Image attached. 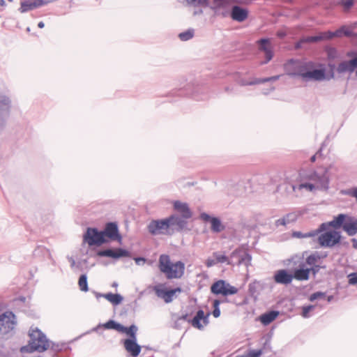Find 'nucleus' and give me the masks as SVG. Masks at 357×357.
I'll return each mask as SVG.
<instances>
[{"label": "nucleus", "mask_w": 357, "mask_h": 357, "mask_svg": "<svg viewBox=\"0 0 357 357\" xmlns=\"http://www.w3.org/2000/svg\"><path fill=\"white\" fill-rule=\"evenodd\" d=\"M285 70L288 75L298 76L304 82H323L333 77L328 75L324 64L312 61L291 60L285 64Z\"/></svg>", "instance_id": "obj_1"}, {"label": "nucleus", "mask_w": 357, "mask_h": 357, "mask_svg": "<svg viewBox=\"0 0 357 357\" xmlns=\"http://www.w3.org/2000/svg\"><path fill=\"white\" fill-rule=\"evenodd\" d=\"M330 178L328 169L310 170L301 174L298 184L292 185L293 191L297 194L303 192H316L317 191H328L329 189Z\"/></svg>", "instance_id": "obj_2"}, {"label": "nucleus", "mask_w": 357, "mask_h": 357, "mask_svg": "<svg viewBox=\"0 0 357 357\" xmlns=\"http://www.w3.org/2000/svg\"><path fill=\"white\" fill-rule=\"evenodd\" d=\"M160 271L168 279L181 278L185 271V264L181 261L172 262L168 255H162L159 258Z\"/></svg>", "instance_id": "obj_3"}, {"label": "nucleus", "mask_w": 357, "mask_h": 357, "mask_svg": "<svg viewBox=\"0 0 357 357\" xmlns=\"http://www.w3.org/2000/svg\"><path fill=\"white\" fill-rule=\"evenodd\" d=\"M29 348L31 351L43 352L50 346L46 335L37 327H31L29 330Z\"/></svg>", "instance_id": "obj_4"}, {"label": "nucleus", "mask_w": 357, "mask_h": 357, "mask_svg": "<svg viewBox=\"0 0 357 357\" xmlns=\"http://www.w3.org/2000/svg\"><path fill=\"white\" fill-rule=\"evenodd\" d=\"M336 71L340 75H347L351 78L357 77V52L350 55V59L340 62Z\"/></svg>", "instance_id": "obj_5"}, {"label": "nucleus", "mask_w": 357, "mask_h": 357, "mask_svg": "<svg viewBox=\"0 0 357 357\" xmlns=\"http://www.w3.org/2000/svg\"><path fill=\"white\" fill-rule=\"evenodd\" d=\"M149 232L153 236L172 235L167 218L153 220L147 225Z\"/></svg>", "instance_id": "obj_6"}, {"label": "nucleus", "mask_w": 357, "mask_h": 357, "mask_svg": "<svg viewBox=\"0 0 357 357\" xmlns=\"http://www.w3.org/2000/svg\"><path fill=\"white\" fill-rule=\"evenodd\" d=\"M291 261L295 265H298V268L293 272L294 278L298 280H307L312 271L306 263V259H304L303 257L296 255L293 257Z\"/></svg>", "instance_id": "obj_7"}, {"label": "nucleus", "mask_w": 357, "mask_h": 357, "mask_svg": "<svg viewBox=\"0 0 357 357\" xmlns=\"http://www.w3.org/2000/svg\"><path fill=\"white\" fill-rule=\"evenodd\" d=\"M319 236L318 242L321 247L332 248L339 243L341 234L335 230H325Z\"/></svg>", "instance_id": "obj_8"}, {"label": "nucleus", "mask_w": 357, "mask_h": 357, "mask_svg": "<svg viewBox=\"0 0 357 357\" xmlns=\"http://www.w3.org/2000/svg\"><path fill=\"white\" fill-rule=\"evenodd\" d=\"M211 291L215 295L227 296L237 294L238 289L236 287L227 282L225 280H219L211 285Z\"/></svg>", "instance_id": "obj_9"}, {"label": "nucleus", "mask_w": 357, "mask_h": 357, "mask_svg": "<svg viewBox=\"0 0 357 357\" xmlns=\"http://www.w3.org/2000/svg\"><path fill=\"white\" fill-rule=\"evenodd\" d=\"M252 257L244 249L235 250L230 255L229 265H245L248 266L251 264Z\"/></svg>", "instance_id": "obj_10"}, {"label": "nucleus", "mask_w": 357, "mask_h": 357, "mask_svg": "<svg viewBox=\"0 0 357 357\" xmlns=\"http://www.w3.org/2000/svg\"><path fill=\"white\" fill-rule=\"evenodd\" d=\"M153 290L156 296L158 298L163 299L166 303H171L176 296V294H180L182 291V289L180 287L167 290L162 284H158L154 286Z\"/></svg>", "instance_id": "obj_11"}, {"label": "nucleus", "mask_w": 357, "mask_h": 357, "mask_svg": "<svg viewBox=\"0 0 357 357\" xmlns=\"http://www.w3.org/2000/svg\"><path fill=\"white\" fill-rule=\"evenodd\" d=\"M84 240L89 245H100L107 242L104 238L102 231H98L95 228H88L86 234L84 235Z\"/></svg>", "instance_id": "obj_12"}, {"label": "nucleus", "mask_w": 357, "mask_h": 357, "mask_svg": "<svg viewBox=\"0 0 357 357\" xmlns=\"http://www.w3.org/2000/svg\"><path fill=\"white\" fill-rule=\"evenodd\" d=\"M16 324V317L12 312L7 311L0 315V330L5 333L12 331Z\"/></svg>", "instance_id": "obj_13"}, {"label": "nucleus", "mask_w": 357, "mask_h": 357, "mask_svg": "<svg viewBox=\"0 0 357 357\" xmlns=\"http://www.w3.org/2000/svg\"><path fill=\"white\" fill-rule=\"evenodd\" d=\"M52 1L53 0H24L20 3L19 11L21 13H27Z\"/></svg>", "instance_id": "obj_14"}, {"label": "nucleus", "mask_w": 357, "mask_h": 357, "mask_svg": "<svg viewBox=\"0 0 357 357\" xmlns=\"http://www.w3.org/2000/svg\"><path fill=\"white\" fill-rule=\"evenodd\" d=\"M167 219L172 234L175 231H181L187 227V220H188V218L178 215H172L168 217Z\"/></svg>", "instance_id": "obj_15"}, {"label": "nucleus", "mask_w": 357, "mask_h": 357, "mask_svg": "<svg viewBox=\"0 0 357 357\" xmlns=\"http://www.w3.org/2000/svg\"><path fill=\"white\" fill-rule=\"evenodd\" d=\"M324 258L319 252H314L308 255L306 259V263L314 275H315L321 268V260Z\"/></svg>", "instance_id": "obj_16"}, {"label": "nucleus", "mask_w": 357, "mask_h": 357, "mask_svg": "<svg viewBox=\"0 0 357 357\" xmlns=\"http://www.w3.org/2000/svg\"><path fill=\"white\" fill-rule=\"evenodd\" d=\"M102 231L105 238H108L110 240L121 243L122 237L119 233L118 226L114 222H109L106 225L105 228Z\"/></svg>", "instance_id": "obj_17"}, {"label": "nucleus", "mask_w": 357, "mask_h": 357, "mask_svg": "<svg viewBox=\"0 0 357 357\" xmlns=\"http://www.w3.org/2000/svg\"><path fill=\"white\" fill-rule=\"evenodd\" d=\"M98 255L100 257H108L112 259H119L121 257H128L130 256V252L122 248L115 250L107 249L100 250L98 252Z\"/></svg>", "instance_id": "obj_18"}, {"label": "nucleus", "mask_w": 357, "mask_h": 357, "mask_svg": "<svg viewBox=\"0 0 357 357\" xmlns=\"http://www.w3.org/2000/svg\"><path fill=\"white\" fill-rule=\"evenodd\" d=\"M208 313L205 314L202 310H199L190 323L193 327L199 330L203 329L208 324Z\"/></svg>", "instance_id": "obj_19"}, {"label": "nucleus", "mask_w": 357, "mask_h": 357, "mask_svg": "<svg viewBox=\"0 0 357 357\" xmlns=\"http://www.w3.org/2000/svg\"><path fill=\"white\" fill-rule=\"evenodd\" d=\"M344 28H340L335 31H326L321 33L320 36H312L309 37L307 39L308 42H317L320 40H329L334 37H341L342 36L343 30Z\"/></svg>", "instance_id": "obj_20"}, {"label": "nucleus", "mask_w": 357, "mask_h": 357, "mask_svg": "<svg viewBox=\"0 0 357 357\" xmlns=\"http://www.w3.org/2000/svg\"><path fill=\"white\" fill-rule=\"evenodd\" d=\"M259 50L263 51L265 54L266 60L263 63H266L271 61L273 56V47L271 44L270 40L262 38L258 41Z\"/></svg>", "instance_id": "obj_21"}, {"label": "nucleus", "mask_w": 357, "mask_h": 357, "mask_svg": "<svg viewBox=\"0 0 357 357\" xmlns=\"http://www.w3.org/2000/svg\"><path fill=\"white\" fill-rule=\"evenodd\" d=\"M126 350L132 356L137 357L141 352V346L137 343V338L126 339L123 342Z\"/></svg>", "instance_id": "obj_22"}, {"label": "nucleus", "mask_w": 357, "mask_h": 357, "mask_svg": "<svg viewBox=\"0 0 357 357\" xmlns=\"http://www.w3.org/2000/svg\"><path fill=\"white\" fill-rule=\"evenodd\" d=\"M273 278L276 283L286 285L290 284L294 278V273L290 274L284 269L276 271Z\"/></svg>", "instance_id": "obj_23"}, {"label": "nucleus", "mask_w": 357, "mask_h": 357, "mask_svg": "<svg viewBox=\"0 0 357 357\" xmlns=\"http://www.w3.org/2000/svg\"><path fill=\"white\" fill-rule=\"evenodd\" d=\"M345 221L346 215L344 214H339L332 221L329 222H324L320 225L319 227V231L321 232L324 231L328 229V227L330 226L333 227L334 228H339L342 225L343 226Z\"/></svg>", "instance_id": "obj_24"}, {"label": "nucleus", "mask_w": 357, "mask_h": 357, "mask_svg": "<svg viewBox=\"0 0 357 357\" xmlns=\"http://www.w3.org/2000/svg\"><path fill=\"white\" fill-rule=\"evenodd\" d=\"M248 16V10L246 8H242L239 6H234L232 7L231 12V18L236 22H243Z\"/></svg>", "instance_id": "obj_25"}, {"label": "nucleus", "mask_w": 357, "mask_h": 357, "mask_svg": "<svg viewBox=\"0 0 357 357\" xmlns=\"http://www.w3.org/2000/svg\"><path fill=\"white\" fill-rule=\"evenodd\" d=\"M174 209L182 216L190 219L192 217V212L187 203L180 201H175L173 203Z\"/></svg>", "instance_id": "obj_26"}, {"label": "nucleus", "mask_w": 357, "mask_h": 357, "mask_svg": "<svg viewBox=\"0 0 357 357\" xmlns=\"http://www.w3.org/2000/svg\"><path fill=\"white\" fill-rule=\"evenodd\" d=\"M11 108V100L6 94H0V114L8 118Z\"/></svg>", "instance_id": "obj_27"}, {"label": "nucleus", "mask_w": 357, "mask_h": 357, "mask_svg": "<svg viewBox=\"0 0 357 357\" xmlns=\"http://www.w3.org/2000/svg\"><path fill=\"white\" fill-rule=\"evenodd\" d=\"M343 229L349 236L357 234V219L353 217L348 218L343 225Z\"/></svg>", "instance_id": "obj_28"}, {"label": "nucleus", "mask_w": 357, "mask_h": 357, "mask_svg": "<svg viewBox=\"0 0 357 357\" xmlns=\"http://www.w3.org/2000/svg\"><path fill=\"white\" fill-rule=\"evenodd\" d=\"M100 328H104L105 329H114L119 332V330L123 328V325L114 320H109L105 324H99L96 327L93 328L92 331H97Z\"/></svg>", "instance_id": "obj_29"}, {"label": "nucleus", "mask_w": 357, "mask_h": 357, "mask_svg": "<svg viewBox=\"0 0 357 357\" xmlns=\"http://www.w3.org/2000/svg\"><path fill=\"white\" fill-rule=\"evenodd\" d=\"M279 79V76H273L264 79H254L252 81L248 82L245 80H241L239 82V84L241 86H248V85H255L261 83H264L266 82H272V81H276Z\"/></svg>", "instance_id": "obj_30"}, {"label": "nucleus", "mask_w": 357, "mask_h": 357, "mask_svg": "<svg viewBox=\"0 0 357 357\" xmlns=\"http://www.w3.org/2000/svg\"><path fill=\"white\" fill-rule=\"evenodd\" d=\"M278 314L277 311H271L265 313L260 317V321L264 325H268L277 318Z\"/></svg>", "instance_id": "obj_31"}, {"label": "nucleus", "mask_w": 357, "mask_h": 357, "mask_svg": "<svg viewBox=\"0 0 357 357\" xmlns=\"http://www.w3.org/2000/svg\"><path fill=\"white\" fill-rule=\"evenodd\" d=\"M103 298L107 299L114 305H119L123 300V298L119 294L107 293L103 296Z\"/></svg>", "instance_id": "obj_32"}, {"label": "nucleus", "mask_w": 357, "mask_h": 357, "mask_svg": "<svg viewBox=\"0 0 357 357\" xmlns=\"http://www.w3.org/2000/svg\"><path fill=\"white\" fill-rule=\"evenodd\" d=\"M297 215L295 213H289L284 216L282 218L278 219L275 222L276 226H286L288 224L294 222L296 220Z\"/></svg>", "instance_id": "obj_33"}, {"label": "nucleus", "mask_w": 357, "mask_h": 357, "mask_svg": "<svg viewBox=\"0 0 357 357\" xmlns=\"http://www.w3.org/2000/svg\"><path fill=\"white\" fill-rule=\"evenodd\" d=\"M321 233V231H319V228L316 230L306 232V233H302L301 231H294L292 234L293 237L298 238H310L317 236Z\"/></svg>", "instance_id": "obj_34"}, {"label": "nucleus", "mask_w": 357, "mask_h": 357, "mask_svg": "<svg viewBox=\"0 0 357 357\" xmlns=\"http://www.w3.org/2000/svg\"><path fill=\"white\" fill-rule=\"evenodd\" d=\"M137 327L135 325H131L130 327H125L123 326V328L119 330L120 333H126V335H130V339L137 338Z\"/></svg>", "instance_id": "obj_35"}, {"label": "nucleus", "mask_w": 357, "mask_h": 357, "mask_svg": "<svg viewBox=\"0 0 357 357\" xmlns=\"http://www.w3.org/2000/svg\"><path fill=\"white\" fill-rule=\"evenodd\" d=\"M211 230L214 232H220L225 229V227L222 225L220 220L218 218H213L211 219Z\"/></svg>", "instance_id": "obj_36"}, {"label": "nucleus", "mask_w": 357, "mask_h": 357, "mask_svg": "<svg viewBox=\"0 0 357 357\" xmlns=\"http://www.w3.org/2000/svg\"><path fill=\"white\" fill-rule=\"evenodd\" d=\"M195 35V30L193 29H189L183 32L178 34V37L182 41H187L193 38Z\"/></svg>", "instance_id": "obj_37"}, {"label": "nucleus", "mask_w": 357, "mask_h": 357, "mask_svg": "<svg viewBox=\"0 0 357 357\" xmlns=\"http://www.w3.org/2000/svg\"><path fill=\"white\" fill-rule=\"evenodd\" d=\"M213 254V257L215 258L218 264L226 263V264H229V257H228L225 254H222L219 252H215Z\"/></svg>", "instance_id": "obj_38"}, {"label": "nucleus", "mask_w": 357, "mask_h": 357, "mask_svg": "<svg viewBox=\"0 0 357 357\" xmlns=\"http://www.w3.org/2000/svg\"><path fill=\"white\" fill-rule=\"evenodd\" d=\"M78 285L81 291L86 292L89 290L87 277L86 274L82 275L78 281Z\"/></svg>", "instance_id": "obj_39"}, {"label": "nucleus", "mask_w": 357, "mask_h": 357, "mask_svg": "<svg viewBox=\"0 0 357 357\" xmlns=\"http://www.w3.org/2000/svg\"><path fill=\"white\" fill-rule=\"evenodd\" d=\"M315 308L314 305H306L302 307V317L304 318H309L311 314L310 312Z\"/></svg>", "instance_id": "obj_40"}, {"label": "nucleus", "mask_w": 357, "mask_h": 357, "mask_svg": "<svg viewBox=\"0 0 357 357\" xmlns=\"http://www.w3.org/2000/svg\"><path fill=\"white\" fill-rule=\"evenodd\" d=\"M220 301L219 300H214L213 301V315L214 317L215 318H218L220 317Z\"/></svg>", "instance_id": "obj_41"}, {"label": "nucleus", "mask_w": 357, "mask_h": 357, "mask_svg": "<svg viewBox=\"0 0 357 357\" xmlns=\"http://www.w3.org/2000/svg\"><path fill=\"white\" fill-rule=\"evenodd\" d=\"M262 354L261 349L250 350L247 354L236 357H259Z\"/></svg>", "instance_id": "obj_42"}, {"label": "nucleus", "mask_w": 357, "mask_h": 357, "mask_svg": "<svg viewBox=\"0 0 357 357\" xmlns=\"http://www.w3.org/2000/svg\"><path fill=\"white\" fill-rule=\"evenodd\" d=\"M228 0H214L213 9L218 10L221 8H225L227 5Z\"/></svg>", "instance_id": "obj_43"}, {"label": "nucleus", "mask_w": 357, "mask_h": 357, "mask_svg": "<svg viewBox=\"0 0 357 357\" xmlns=\"http://www.w3.org/2000/svg\"><path fill=\"white\" fill-rule=\"evenodd\" d=\"M328 57L331 59H334L337 57L338 52L335 48H329L327 50Z\"/></svg>", "instance_id": "obj_44"}, {"label": "nucleus", "mask_w": 357, "mask_h": 357, "mask_svg": "<svg viewBox=\"0 0 357 357\" xmlns=\"http://www.w3.org/2000/svg\"><path fill=\"white\" fill-rule=\"evenodd\" d=\"M348 278L349 284L354 285L357 284V272L349 274Z\"/></svg>", "instance_id": "obj_45"}, {"label": "nucleus", "mask_w": 357, "mask_h": 357, "mask_svg": "<svg viewBox=\"0 0 357 357\" xmlns=\"http://www.w3.org/2000/svg\"><path fill=\"white\" fill-rule=\"evenodd\" d=\"M354 191H355V187L349 188V189L341 190L340 193L342 195H348V196L354 197Z\"/></svg>", "instance_id": "obj_46"}, {"label": "nucleus", "mask_w": 357, "mask_h": 357, "mask_svg": "<svg viewBox=\"0 0 357 357\" xmlns=\"http://www.w3.org/2000/svg\"><path fill=\"white\" fill-rule=\"evenodd\" d=\"M217 264L218 263L216 261V259L215 257H213V255L211 257H208L205 261V264L208 268L212 267Z\"/></svg>", "instance_id": "obj_47"}, {"label": "nucleus", "mask_w": 357, "mask_h": 357, "mask_svg": "<svg viewBox=\"0 0 357 357\" xmlns=\"http://www.w3.org/2000/svg\"><path fill=\"white\" fill-rule=\"evenodd\" d=\"M7 119V118L0 114V134L4 130L6 126Z\"/></svg>", "instance_id": "obj_48"}, {"label": "nucleus", "mask_w": 357, "mask_h": 357, "mask_svg": "<svg viewBox=\"0 0 357 357\" xmlns=\"http://www.w3.org/2000/svg\"><path fill=\"white\" fill-rule=\"evenodd\" d=\"M324 296H325V294L324 293H322V292H320V291L315 292V293L312 294L310 296V301H314V300H316L317 298H323Z\"/></svg>", "instance_id": "obj_49"}, {"label": "nucleus", "mask_w": 357, "mask_h": 357, "mask_svg": "<svg viewBox=\"0 0 357 357\" xmlns=\"http://www.w3.org/2000/svg\"><path fill=\"white\" fill-rule=\"evenodd\" d=\"M213 217L210 216L208 214L206 213H202L200 214V219L203 220L204 222H211V219H213Z\"/></svg>", "instance_id": "obj_50"}, {"label": "nucleus", "mask_w": 357, "mask_h": 357, "mask_svg": "<svg viewBox=\"0 0 357 357\" xmlns=\"http://www.w3.org/2000/svg\"><path fill=\"white\" fill-rule=\"evenodd\" d=\"M188 4L200 5L204 4L206 0H185Z\"/></svg>", "instance_id": "obj_51"}, {"label": "nucleus", "mask_w": 357, "mask_h": 357, "mask_svg": "<svg viewBox=\"0 0 357 357\" xmlns=\"http://www.w3.org/2000/svg\"><path fill=\"white\" fill-rule=\"evenodd\" d=\"M342 3L344 6L345 9H349L352 6L353 1L352 0H342Z\"/></svg>", "instance_id": "obj_52"}, {"label": "nucleus", "mask_w": 357, "mask_h": 357, "mask_svg": "<svg viewBox=\"0 0 357 357\" xmlns=\"http://www.w3.org/2000/svg\"><path fill=\"white\" fill-rule=\"evenodd\" d=\"M68 261L70 264L71 268L73 270H75L76 269V264H77V262L75 261V260L72 257H68Z\"/></svg>", "instance_id": "obj_53"}, {"label": "nucleus", "mask_w": 357, "mask_h": 357, "mask_svg": "<svg viewBox=\"0 0 357 357\" xmlns=\"http://www.w3.org/2000/svg\"><path fill=\"white\" fill-rule=\"evenodd\" d=\"M341 28H344V29L343 30L342 36L343 35L347 36H351L352 31L350 29H349L348 27H347L345 26H342Z\"/></svg>", "instance_id": "obj_54"}, {"label": "nucleus", "mask_w": 357, "mask_h": 357, "mask_svg": "<svg viewBox=\"0 0 357 357\" xmlns=\"http://www.w3.org/2000/svg\"><path fill=\"white\" fill-rule=\"evenodd\" d=\"M135 261L137 264L140 265L141 262L144 263L145 261V259L142 258V257H137V258H135Z\"/></svg>", "instance_id": "obj_55"}, {"label": "nucleus", "mask_w": 357, "mask_h": 357, "mask_svg": "<svg viewBox=\"0 0 357 357\" xmlns=\"http://www.w3.org/2000/svg\"><path fill=\"white\" fill-rule=\"evenodd\" d=\"M104 295H105V294H101V293H98V292L95 293V296H96V298H99L100 297L103 298Z\"/></svg>", "instance_id": "obj_56"}, {"label": "nucleus", "mask_w": 357, "mask_h": 357, "mask_svg": "<svg viewBox=\"0 0 357 357\" xmlns=\"http://www.w3.org/2000/svg\"><path fill=\"white\" fill-rule=\"evenodd\" d=\"M81 269V262L79 261V262H77V264H76V269L74 270L75 271H79Z\"/></svg>", "instance_id": "obj_57"}, {"label": "nucleus", "mask_w": 357, "mask_h": 357, "mask_svg": "<svg viewBox=\"0 0 357 357\" xmlns=\"http://www.w3.org/2000/svg\"><path fill=\"white\" fill-rule=\"evenodd\" d=\"M352 242H353L354 248H357V240L355 238H353Z\"/></svg>", "instance_id": "obj_58"}, {"label": "nucleus", "mask_w": 357, "mask_h": 357, "mask_svg": "<svg viewBox=\"0 0 357 357\" xmlns=\"http://www.w3.org/2000/svg\"><path fill=\"white\" fill-rule=\"evenodd\" d=\"M318 154H319V153H316L315 155H312V156L311 157V159H310V160H311V161H312V162H314V161H315L316 158H317V156L318 155Z\"/></svg>", "instance_id": "obj_59"}, {"label": "nucleus", "mask_w": 357, "mask_h": 357, "mask_svg": "<svg viewBox=\"0 0 357 357\" xmlns=\"http://www.w3.org/2000/svg\"><path fill=\"white\" fill-rule=\"evenodd\" d=\"M45 26V24L43 22H40L38 24V26L40 29L43 28Z\"/></svg>", "instance_id": "obj_60"}, {"label": "nucleus", "mask_w": 357, "mask_h": 357, "mask_svg": "<svg viewBox=\"0 0 357 357\" xmlns=\"http://www.w3.org/2000/svg\"><path fill=\"white\" fill-rule=\"evenodd\" d=\"M353 197L356 198V202H357V187H355V191H354V197Z\"/></svg>", "instance_id": "obj_61"}, {"label": "nucleus", "mask_w": 357, "mask_h": 357, "mask_svg": "<svg viewBox=\"0 0 357 357\" xmlns=\"http://www.w3.org/2000/svg\"><path fill=\"white\" fill-rule=\"evenodd\" d=\"M0 6H6V2L4 0H0Z\"/></svg>", "instance_id": "obj_62"}, {"label": "nucleus", "mask_w": 357, "mask_h": 357, "mask_svg": "<svg viewBox=\"0 0 357 357\" xmlns=\"http://www.w3.org/2000/svg\"><path fill=\"white\" fill-rule=\"evenodd\" d=\"M232 89H230L229 87H225V91H227V92H229Z\"/></svg>", "instance_id": "obj_63"}, {"label": "nucleus", "mask_w": 357, "mask_h": 357, "mask_svg": "<svg viewBox=\"0 0 357 357\" xmlns=\"http://www.w3.org/2000/svg\"><path fill=\"white\" fill-rule=\"evenodd\" d=\"M332 299H333V296H328V298H327L328 302H330Z\"/></svg>", "instance_id": "obj_64"}]
</instances>
